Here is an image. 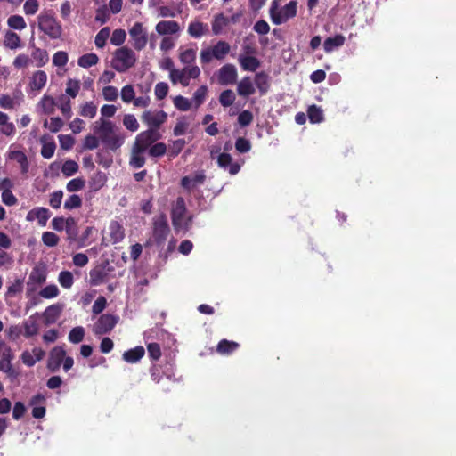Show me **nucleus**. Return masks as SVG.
Instances as JSON below:
<instances>
[{"label": "nucleus", "mask_w": 456, "mask_h": 456, "mask_svg": "<svg viewBox=\"0 0 456 456\" xmlns=\"http://www.w3.org/2000/svg\"><path fill=\"white\" fill-rule=\"evenodd\" d=\"M99 126H94V133L100 141L111 151H116L124 143V137L114 131L115 125L107 119L100 118Z\"/></svg>", "instance_id": "f257e3e1"}, {"label": "nucleus", "mask_w": 456, "mask_h": 456, "mask_svg": "<svg viewBox=\"0 0 456 456\" xmlns=\"http://www.w3.org/2000/svg\"><path fill=\"white\" fill-rule=\"evenodd\" d=\"M38 28L51 39H59L62 35V27L54 17L53 11H44L37 16Z\"/></svg>", "instance_id": "f03ea898"}, {"label": "nucleus", "mask_w": 456, "mask_h": 456, "mask_svg": "<svg viewBox=\"0 0 456 456\" xmlns=\"http://www.w3.org/2000/svg\"><path fill=\"white\" fill-rule=\"evenodd\" d=\"M136 60V54L132 49L122 46L115 51L111 66L118 72L124 73L134 66Z\"/></svg>", "instance_id": "7ed1b4c3"}, {"label": "nucleus", "mask_w": 456, "mask_h": 456, "mask_svg": "<svg viewBox=\"0 0 456 456\" xmlns=\"http://www.w3.org/2000/svg\"><path fill=\"white\" fill-rule=\"evenodd\" d=\"M170 233L167 218L165 214L156 216L152 224V237L157 246H163Z\"/></svg>", "instance_id": "20e7f679"}, {"label": "nucleus", "mask_w": 456, "mask_h": 456, "mask_svg": "<svg viewBox=\"0 0 456 456\" xmlns=\"http://www.w3.org/2000/svg\"><path fill=\"white\" fill-rule=\"evenodd\" d=\"M297 12V1H290L285 4L281 10L277 11L276 7L272 6L270 9V16L273 23L280 25L285 23L289 19L294 18Z\"/></svg>", "instance_id": "39448f33"}, {"label": "nucleus", "mask_w": 456, "mask_h": 456, "mask_svg": "<svg viewBox=\"0 0 456 456\" xmlns=\"http://www.w3.org/2000/svg\"><path fill=\"white\" fill-rule=\"evenodd\" d=\"M200 74L198 66H191L183 69L171 70L169 74L170 80L173 84L180 83L183 86L190 85L191 78H197Z\"/></svg>", "instance_id": "423d86ee"}, {"label": "nucleus", "mask_w": 456, "mask_h": 456, "mask_svg": "<svg viewBox=\"0 0 456 456\" xmlns=\"http://www.w3.org/2000/svg\"><path fill=\"white\" fill-rule=\"evenodd\" d=\"M141 119L148 126L149 128L147 130H152L154 133H159V129L167 120V114L164 110H145L142 114Z\"/></svg>", "instance_id": "0eeeda50"}, {"label": "nucleus", "mask_w": 456, "mask_h": 456, "mask_svg": "<svg viewBox=\"0 0 456 456\" xmlns=\"http://www.w3.org/2000/svg\"><path fill=\"white\" fill-rule=\"evenodd\" d=\"M118 316L105 314H102L93 326V332L95 336L110 333L118 322Z\"/></svg>", "instance_id": "6e6552de"}, {"label": "nucleus", "mask_w": 456, "mask_h": 456, "mask_svg": "<svg viewBox=\"0 0 456 456\" xmlns=\"http://www.w3.org/2000/svg\"><path fill=\"white\" fill-rule=\"evenodd\" d=\"M161 138L160 133L152 130H145L137 134L133 147L139 152H145L158 140Z\"/></svg>", "instance_id": "1a4fd4ad"}, {"label": "nucleus", "mask_w": 456, "mask_h": 456, "mask_svg": "<svg viewBox=\"0 0 456 456\" xmlns=\"http://www.w3.org/2000/svg\"><path fill=\"white\" fill-rule=\"evenodd\" d=\"M129 36L132 40L133 47L141 51L145 48L148 43V34L141 22H135L129 29Z\"/></svg>", "instance_id": "9d476101"}, {"label": "nucleus", "mask_w": 456, "mask_h": 456, "mask_svg": "<svg viewBox=\"0 0 456 456\" xmlns=\"http://www.w3.org/2000/svg\"><path fill=\"white\" fill-rule=\"evenodd\" d=\"M187 211L184 199L178 197L171 209V220L174 229L176 232H180L183 228V221Z\"/></svg>", "instance_id": "9b49d317"}, {"label": "nucleus", "mask_w": 456, "mask_h": 456, "mask_svg": "<svg viewBox=\"0 0 456 456\" xmlns=\"http://www.w3.org/2000/svg\"><path fill=\"white\" fill-rule=\"evenodd\" d=\"M238 73L233 64H225L219 69L218 82L221 85H233L236 83Z\"/></svg>", "instance_id": "f8f14e48"}, {"label": "nucleus", "mask_w": 456, "mask_h": 456, "mask_svg": "<svg viewBox=\"0 0 456 456\" xmlns=\"http://www.w3.org/2000/svg\"><path fill=\"white\" fill-rule=\"evenodd\" d=\"M45 355V350L41 347H34L32 351L25 350L20 354V358L22 363L28 367H32L37 362H40Z\"/></svg>", "instance_id": "ddd939ff"}, {"label": "nucleus", "mask_w": 456, "mask_h": 456, "mask_svg": "<svg viewBox=\"0 0 456 456\" xmlns=\"http://www.w3.org/2000/svg\"><path fill=\"white\" fill-rule=\"evenodd\" d=\"M50 216L51 212L48 208L44 207H37L28 212L26 220L28 222L37 220L38 224L44 227L46 225V223Z\"/></svg>", "instance_id": "4468645a"}, {"label": "nucleus", "mask_w": 456, "mask_h": 456, "mask_svg": "<svg viewBox=\"0 0 456 456\" xmlns=\"http://www.w3.org/2000/svg\"><path fill=\"white\" fill-rule=\"evenodd\" d=\"M66 351L61 346H55L50 353V356L47 362L48 369L55 372L57 371L65 358Z\"/></svg>", "instance_id": "2eb2a0df"}, {"label": "nucleus", "mask_w": 456, "mask_h": 456, "mask_svg": "<svg viewBox=\"0 0 456 456\" xmlns=\"http://www.w3.org/2000/svg\"><path fill=\"white\" fill-rule=\"evenodd\" d=\"M155 30L160 36L174 35L180 31V25L175 20H161L156 24Z\"/></svg>", "instance_id": "dca6fc26"}, {"label": "nucleus", "mask_w": 456, "mask_h": 456, "mask_svg": "<svg viewBox=\"0 0 456 456\" xmlns=\"http://www.w3.org/2000/svg\"><path fill=\"white\" fill-rule=\"evenodd\" d=\"M217 164L220 167L227 169L231 175H236L240 169V165L237 162L232 163L231 154L223 152L217 158Z\"/></svg>", "instance_id": "f3484780"}, {"label": "nucleus", "mask_w": 456, "mask_h": 456, "mask_svg": "<svg viewBox=\"0 0 456 456\" xmlns=\"http://www.w3.org/2000/svg\"><path fill=\"white\" fill-rule=\"evenodd\" d=\"M108 229L110 240L113 244L118 243L124 239L125 230L118 221L112 220L110 223Z\"/></svg>", "instance_id": "a211bd4d"}, {"label": "nucleus", "mask_w": 456, "mask_h": 456, "mask_svg": "<svg viewBox=\"0 0 456 456\" xmlns=\"http://www.w3.org/2000/svg\"><path fill=\"white\" fill-rule=\"evenodd\" d=\"M208 33V25L200 21H191L188 26V34L193 38H200Z\"/></svg>", "instance_id": "6ab92c4d"}, {"label": "nucleus", "mask_w": 456, "mask_h": 456, "mask_svg": "<svg viewBox=\"0 0 456 456\" xmlns=\"http://www.w3.org/2000/svg\"><path fill=\"white\" fill-rule=\"evenodd\" d=\"M239 63L243 70L246 71H256L260 67V61L255 56H239Z\"/></svg>", "instance_id": "aec40b11"}, {"label": "nucleus", "mask_w": 456, "mask_h": 456, "mask_svg": "<svg viewBox=\"0 0 456 456\" xmlns=\"http://www.w3.org/2000/svg\"><path fill=\"white\" fill-rule=\"evenodd\" d=\"M62 307L60 305H52L44 312V321L45 325L55 323L61 315Z\"/></svg>", "instance_id": "412c9836"}, {"label": "nucleus", "mask_w": 456, "mask_h": 456, "mask_svg": "<svg viewBox=\"0 0 456 456\" xmlns=\"http://www.w3.org/2000/svg\"><path fill=\"white\" fill-rule=\"evenodd\" d=\"M145 350L142 346H138L134 348L125 351L122 358L128 363H135L139 362L144 355Z\"/></svg>", "instance_id": "4be33fe9"}, {"label": "nucleus", "mask_w": 456, "mask_h": 456, "mask_svg": "<svg viewBox=\"0 0 456 456\" xmlns=\"http://www.w3.org/2000/svg\"><path fill=\"white\" fill-rule=\"evenodd\" d=\"M254 85L249 77H244L237 86L238 94L242 97H248L255 93Z\"/></svg>", "instance_id": "5701e85b"}, {"label": "nucleus", "mask_w": 456, "mask_h": 456, "mask_svg": "<svg viewBox=\"0 0 456 456\" xmlns=\"http://www.w3.org/2000/svg\"><path fill=\"white\" fill-rule=\"evenodd\" d=\"M23 336L27 338L36 336L38 333V323L34 316L26 319L22 323Z\"/></svg>", "instance_id": "b1692460"}, {"label": "nucleus", "mask_w": 456, "mask_h": 456, "mask_svg": "<svg viewBox=\"0 0 456 456\" xmlns=\"http://www.w3.org/2000/svg\"><path fill=\"white\" fill-rule=\"evenodd\" d=\"M240 345L235 341L222 339L216 346V352L221 355H228L236 351Z\"/></svg>", "instance_id": "393cba45"}, {"label": "nucleus", "mask_w": 456, "mask_h": 456, "mask_svg": "<svg viewBox=\"0 0 456 456\" xmlns=\"http://www.w3.org/2000/svg\"><path fill=\"white\" fill-rule=\"evenodd\" d=\"M46 281V269L45 265H37L35 266L30 274H29V281L41 285L45 283Z\"/></svg>", "instance_id": "a878e982"}, {"label": "nucleus", "mask_w": 456, "mask_h": 456, "mask_svg": "<svg viewBox=\"0 0 456 456\" xmlns=\"http://www.w3.org/2000/svg\"><path fill=\"white\" fill-rule=\"evenodd\" d=\"M0 133L6 136H12L15 133V126L9 121L6 113L0 111Z\"/></svg>", "instance_id": "bb28decb"}, {"label": "nucleus", "mask_w": 456, "mask_h": 456, "mask_svg": "<svg viewBox=\"0 0 456 456\" xmlns=\"http://www.w3.org/2000/svg\"><path fill=\"white\" fill-rule=\"evenodd\" d=\"M47 75L43 70L36 71L30 81V88L31 90L40 91L46 84Z\"/></svg>", "instance_id": "cd10ccee"}, {"label": "nucleus", "mask_w": 456, "mask_h": 456, "mask_svg": "<svg viewBox=\"0 0 456 456\" xmlns=\"http://www.w3.org/2000/svg\"><path fill=\"white\" fill-rule=\"evenodd\" d=\"M4 45L12 50L17 49L21 46V39L17 33L7 30L4 34Z\"/></svg>", "instance_id": "c85d7f7f"}, {"label": "nucleus", "mask_w": 456, "mask_h": 456, "mask_svg": "<svg viewBox=\"0 0 456 456\" xmlns=\"http://www.w3.org/2000/svg\"><path fill=\"white\" fill-rule=\"evenodd\" d=\"M9 158L16 160L20 164L22 174L28 172L29 163L27 155L23 151H12L9 153Z\"/></svg>", "instance_id": "c756f323"}, {"label": "nucleus", "mask_w": 456, "mask_h": 456, "mask_svg": "<svg viewBox=\"0 0 456 456\" xmlns=\"http://www.w3.org/2000/svg\"><path fill=\"white\" fill-rule=\"evenodd\" d=\"M211 49V54L215 56V59L223 60L229 53L231 46L227 42L220 40Z\"/></svg>", "instance_id": "7c9ffc66"}, {"label": "nucleus", "mask_w": 456, "mask_h": 456, "mask_svg": "<svg viewBox=\"0 0 456 456\" xmlns=\"http://www.w3.org/2000/svg\"><path fill=\"white\" fill-rule=\"evenodd\" d=\"M343 35H336L335 37H327L323 43V48L326 53L332 52L335 48L342 46L345 43Z\"/></svg>", "instance_id": "2f4dec72"}, {"label": "nucleus", "mask_w": 456, "mask_h": 456, "mask_svg": "<svg viewBox=\"0 0 456 456\" xmlns=\"http://www.w3.org/2000/svg\"><path fill=\"white\" fill-rule=\"evenodd\" d=\"M106 182V175L103 172L98 171L91 176L89 180V187L91 191H97L104 186Z\"/></svg>", "instance_id": "473e14b6"}, {"label": "nucleus", "mask_w": 456, "mask_h": 456, "mask_svg": "<svg viewBox=\"0 0 456 456\" xmlns=\"http://www.w3.org/2000/svg\"><path fill=\"white\" fill-rule=\"evenodd\" d=\"M254 81L261 94H265L268 92L270 87L269 76L265 72L261 71L256 73Z\"/></svg>", "instance_id": "72a5a7b5"}, {"label": "nucleus", "mask_w": 456, "mask_h": 456, "mask_svg": "<svg viewBox=\"0 0 456 456\" xmlns=\"http://www.w3.org/2000/svg\"><path fill=\"white\" fill-rule=\"evenodd\" d=\"M230 23L229 18L225 17L223 13H218L214 17L212 21L213 34L217 36L222 33L224 28Z\"/></svg>", "instance_id": "f704fd0d"}, {"label": "nucleus", "mask_w": 456, "mask_h": 456, "mask_svg": "<svg viewBox=\"0 0 456 456\" xmlns=\"http://www.w3.org/2000/svg\"><path fill=\"white\" fill-rule=\"evenodd\" d=\"M46 135H43L40 138V142L42 143L41 155L45 159H50L54 154L56 144L53 140H51V142H46Z\"/></svg>", "instance_id": "c9c22d12"}, {"label": "nucleus", "mask_w": 456, "mask_h": 456, "mask_svg": "<svg viewBox=\"0 0 456 456\" xmlns=\"http://www.w3.org/2000/svg\"><path fill=\"white\" fill-rule=\"evenodd\" d=\"M150 374L151 379L156 383H159L164 376H167L168 379L171 378V374L167 373L160 364H153L150 368Z\"/></svg>", "instance_id": "e433bc0d"}, {"label": "nucleus", "mask_w": 456, "mask_h": 456, "mask_svg": "<svg viewBox=\"0 0 456 456\" xmlns=\"http://www.w3.org/2000/svg\"><path fill=\"white\" fill-rule=\"evenodd\" d=\"M144 152H139L136 151V148L132 147L131 156L129 159V165L133 168H141L145 164V158L143 157Z\"/></svg>", "instance_id": "4c0bfd02"}, {"label": "nucleus", "mask_w": 456, "mask_h": 456, "mask_svg": "<svg viewBox=\"0 0 456 456\" xmlns=\"http://www.w3.org/2000/svg\"><path fill=\"white\" fill-rule=\"evenodd\" d=\"M65 232L69 240H75L78 234V227L74 217H68L65 224Z\"/></svg>", "instance_id": "58836bf2"}, {"label": "nucleus", "mask_w": 456, "mask_h": 456, "mask_svg": "<svg viewBox=\"0 0 456 456\" xmlns=\"http://www.w3.org/2000/svg\"><path fill=\"white\" fill-rule=\"evenodd\" d=\"M99 58L95 53H86L78 58L77 64L85 69H88L98 63Z\"/></svg>", "instance_id": "ea45409f"}, {"label": "nucleus", "mask_w": 456, "mask_h": 456, "mask_svg": "<svg viewBox=\"0 0 456 456\" xmlns=\"http://www.w3.org/2000/svg\"><path fill=\"white\" fill-rule=\"evenodd\" d=\"M307 116L311 123H320L323 120V112L322 109L315 104L308 107Z\"/></svg>", "instance_id": "a19ab883"}, {"label": "nucleus", "mask_w": 456, "mask_h": 456, "mask_svg": "<svg viewBox=\"0 0 456 456\" xmlns=\"http://www.w3.org/2000/svg\"><path fill=\"white\" fill-rule=\"evenodd\" d=\"M7 25L11 28L16 29V30H22L27 27L24 18L22 16L17 15V14L11 15L7 19Z\"/></svg>", "instance_id": "79ce46f5"}, {"label": "nucleus", "mask_w": 456, "mask_h": 456, "mask_svg": "<svg viewBox=\"0 0 456 456\" xmlns=\"http://www.w3.org/2000/svg\"><path fill=\"white\" fill-rule=\"evenodd\" d=\"M85 334H86L85 329L82 326H77V327L71 329V330L69 333L68 338H69V342H71L73 344H78L81 341H83V339L85 338Z\"/></svg>", "instance_id": "37998d69"}, {"label": "nucleus", "mask_w": 456, "mask_h": 456, "mask_svg": "<svg viewBox=\"0 0 456 456\" xmlns=\"http://www.w3.org/2000/svg\"><path fill=\"white\" fill-rule=\"evenodd\" d=\"M208 87L207 86H200L193 94L192 102L195 105V108L198 109L203 102L207 97Z\"/></svg>", "instance_id": "c03bdc74"}, {"label": "nucleus", "mask_w": 456, "mask_h": 456, "mask_svg": "<svg viewBox=\"0 0 456 456\" xmlns=\"http://www.w3.org/2000/svg\"><path fill=\"white\" fill-rule=\"evenodd\" d=\"M236 96L232 90L226 89L219 95V102L223 107H229L233 104Z\"/></svg>", "instance_id": "a18cd8bd"}, {"label": "nucleus", "mask_w": 456, "mask_h": 456, "mask_svg": "<svg viewBox=\"0 0 456 456\" xmlns=\"http://www.w3.org/2000/svg\"><path fill=\"white\" fill-rule=\"evenodd\" d=\"M174 106L181 111H187L191 109L192 102L188 98L177 95L173 99Z\"/></svg>", "instance_id": "49530a36"}, {"label": "nucleus", "mask_w": 456, "mask_h": 456, "mask_svg": "<svg viewBox=\"0 0 456 456\" xmlns=\"http://www.w3.org/2000/svg\"><path fill=\"white\" fill-rule=\"evenodd\" d=\"M31 56L37 62V67L44 66L49 60L47 52L41 48H35L32 52Z\"/></svg>", "instance_id": "de8ad7c7"}, {"label": "nucleus", "mask_w": 456, "mask_h": 456, "mask_svg": "<svg viewBox=\"0 0 456 456\" xmlns=\"http://www.w3.org/2000/svg\"><path fill=\"white\" fill-rule=\"evenodd\" d=\"M40 104L45 114L49 115L54 112L55 101L52 96L44 95Z\"/></svg>", "instance_id": "09e8293b"}, {"label": "nucleus", "mask_w": 456, "mask_h": 456, "mask_svg": "<svg viewBox=\"0 0 456 456\" xmlns=\"http://www.w3.org/2000/svg\"><path fill=\"white\" fill-rule=\"evenodd\" d=\"M58 281L64 289H70L74 283L73 274L69 271H61L59 273Z\"/></svg>", "instance_id": "8fccbe9b"}, {"label": "nucleus", "mask_w": 456, "mask_h": 456, "mask_svg": "<svg viewBox=\"0 0 456 456\" xmlns=\"http://www.w3.org/2000/svg\"><path fill=\"white\" fill-rule=\"evenodd\" d=\"M63 124L64 123L61 118L55 117L51 118L49 122L47 119H45L44 122V126L48 128L52 133H57L62 128Z\"/></svg>", "instance_id": "3c124183"}, {"label": "nucleus", "mask_w": 456, "mask_h": 456, "mask_svg": "<svg viewBox=\"0 0 456 456\" xmlns=\"http://www.w3.org/2000/svg\"><path fill=\"white\" fill-rule=\"evenodd\" d=\"M186 144V142L184 139H177L172 142L171 145L169 146L168 154L170 157L175 158L178 156L181 151L183 150L184 146Z\"/></svg>", "instance_id": "603ef678"}, {"label": "nucleus", "mask_w": 456, "mask_h": 456, "mask_svg": "<svg viewBox=\"0 0 456 456\" xmlns=\"http://www.w3.org/2000/svg\"><path fill=\"white\" fill-rule=\"evenodd\" d=\"M78 171V165L74 160H66L61 167V172L66 176H71Z\"/></svg>", "instance_id": "864d4df0"}, {"label": "nucleus", "mask_w": 456, "mask_h": 456, "mask_svg": "<svg viewBox=\"0 0 456 456\" xmlns=\"http://www.w3.org/2000/svg\"><path fill=\"white\" fill-rule=\"evenodd\" d=\"M107 273L102 268L94 269L90 273L91 283L93 285H99L106 279Z\"/></svg>", "instance_id": "5fc2aeb1"}, {"label": "nucleus", "mask_w": 456, "mask_h": 456, "mask_svg": "<svg viewBox=\"0 0 456 456\" xmlns=\"http://www.w3.org/2000/svg\"><path fill=\"white\" fill-rule=\"evenodd\" d=\"M123 125L125 126V127L127 130H129L131 132H135L139 128V123H138L135 116L133 114H126L124 116Z\"/></svg>", "instance_id": "6e6d98bb"}, {"label": "nucleus", "mask_w": 456, "mask_h": 456, "mask_svg": "<svg viewBox=\"0 0 456 456\" xmlns=\"http://www.w3.org/2000/svg\"><path fill=\"white\" fill-rule=\"evenodd\" d=\"M82 206V199L77 194L70 195L64 202V208L72 210Z\"/></svg>", "instance_id": "4d7b16f0"}, {"label": "nucleus", "mask_w": 456, "mask_h": 456, "mask_svg": "<svg viewBox=\"0 0 456 456\" xmlns=\"http://www.w3.org/2000/svg\"><path fill=\"white\" fill-rule=\"evenodd\" d=\"M97 112V107L93 102H86L82 107L79 114L85 118H93Z\"/></svg>", "instance_id": "13d9d810"}, {"label": "nucleus", "mask_w": 456, "mask_h": 456, "mask_svg": "<svg viewBox=\"0 0 456 456\" xmlns=\"http://www.w3.org/2000/svg\"><path fill=\"white\" fill-rule=\"evenodd\" d=\"M23 290V281L21 279H16L8 288L6 291V297H13L17 294Z\"/></svg>", "instance_id": "bf43d9fd"}, {"label": "nucleus", "mask_w": 456, "mask_h": 456, "mask_svg": "<svg viewBox=\"0 0 456 456\" xmlns=\"http://www.w3.org/2000/svg\"><path fill=\"white\" fill-rule=\"evenodd\" d=\"M167 152V145L164 142L152 144L149 149V155L151 157H162Z\"/></svg>", "instance_id": "052dcab7"}, {"label": "nucleus", "mask_w": 456, "mask_h": 456, "mask_svg": "<svg viewBox=\"0 0 456 456\" xmlns=\"http://www.w3.org/2000/svg\"><path fill=\"white\" fill-rule=\"evenodd\" d=\"M110 37V28H102L95 36L94 43L98 48H102L106 45V41Z\"/></svg>", "instance_id": "680f3d73"}, {"label": "nucleus", "mask_w": 456, "mask_h": 456, "mask_svg": "<svg viewBox=\"0 0 456 456\" xmlns=\"http://www.w3.org/2000/svg\"><path fill=\"white\" fill-rule=\"evenodd\" d=\"M189 125L190 124L186 121V118L184 117L179 118L174 127V135L180 136L184 134L189 127Z\"/></svg>", "instance_id": "e2e57ef3"}, {"label": "nucleus", "mask_w": 456, "mask_h": 456, "mask_svg": "<svg viewBox=\"0 0 456 456\" xmlns=\"http://www.w3.org/2000/svg\"><path fill=\"white\" fill-rule=\"evenodd\" d=\"M42 241L47 247H55L59 241L60 238L52 232H45L42 234Z\"/></svg>", "instance_id": "0e129e2a"}, {"label": "nucleus", "mask_w": 456, "mask_h": 456, "mask_svg": "<svg viewBox=\"0 0 456 456\" xmlns=\"http://www.w3.org/2000/svg\"><path fill=\"white\" fill-rule=\"evenodd\" d=\"M68 61L69 56L64 51H58L53 56V64L56 67H64Z\"/></svg>", "instance_id": "69168bd1"}, {"label": "nucleus", "mask_w": 456, "mask_h": 456, "mask_svg": "<svg viewBox=\"0 0 456 456\" xmlns=\"http://www.w3.org/2000/svg\"><path fill=\"white\" fill-rule=\"evenodd\" d=\"M39 295L44 298H53L59 295V289L54 284L47 285L40 290Z\"/></svg>", "instance_id": "338daca9"}, {"label": "nucleus", "mask_w": 456, "mask_h": 456, "mask_svg": "<svg viewBox=\"0 0 456 456\" xmlns=\"http://www.w3.org/2000/svg\"><path fill=\"white\" fill-rule=\"evenodd\" d=\"M126 38V33L124 29L118 28L112 32L110 43L114 45H121Z\"/></svg>", "instance_id": "774afa93"}]
</instances>
